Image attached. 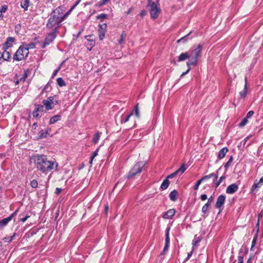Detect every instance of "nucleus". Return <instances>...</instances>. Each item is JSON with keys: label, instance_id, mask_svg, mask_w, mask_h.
<instances>
[{"label": "nucleus", "instance_id": "obj_1", "mask_svg": "<svg viewBox=\"0 0 263 263\" xmlns=\"http://www.w3.org/2000/svg\"><path fill=\"white\" fill-rule=\"evenodd\" d=\"M202 45L200 44L194 46L189 51L181 53L177 58L178 62H182L188 59L186 62V65L188 67L185 72H183L181 77H183L187 74L191 70V66H195L198 64L199 59L201 57Z\"/></svg>", "mask_w": 263, "mask_h": 263}, {"label": "nucleus", "instance_id": "obj_2", "mask_svg": "<svg viewBox=\"0 0 263 263\" xmlns=\"http://www.w3.org/2000/svg\"><path fill=\"white\" fill-rule=\"evenodd\" d=\"M68 16L65 12L64 8L59 6L54 9L50 14L46 24V27L49 30H58L63 22Z\"/></svg>", "mask_w": 263, "mask_h": 263}, {"label": "nucleus", "instance_id": "obj_3", "mask_svg": "<svg viewBox=\"0 0 263 263\" xmlns=\"http://www.w3.org/2000/svg\"><path fill=\"white\" fill-rule=\"evenodd\" d=\"M31 160L34 163L35 167L42 173L47 174L55 167L58 166L55 161L49 160L46 155L36 154L31 157Z\"/></svg>", "mask_w": 263, "mask_h": 263}, {"label": "nucleus", "instance_id": "obj_4", "mask_svg": "<svg viewBox=\"0 0 263 263\" xmlns=\"http://www.w3.org/2000/svg\"><path fill=\"white\" fill-rule=\"evenodd\" d=\"M145 165V163L142 161L138 162L130 170L126 176V178L131 179L136 175L140 174Z\"/></svg>", "mask_w": 263, "mask_h": 263}, {"label": "nucleus", "instance_id": "obj_5", "mask_svg": "<svg viewBox=\"0 0 263 263\" xmlns=\"http://www.w3.org/2000/svg\"><path fill=\"white\" fill-rule=\"evenodd\" d=\"M50 30L51 31L47 33L45 38L43 44L42 45L43 48H45L46 46L49 45L50 43H51L59 33V30Z\"/></svg>", "mask_w": 263, "mask_h": 263}, {"label": "nucleus", "instance_id": "obj_6", "mask_svg": "<svg viewBox=\"0 0 263 263\" xmlns=\"http://www.w3.org/2000/svg\"><path fill=\"white\" fill-rule=\"evenodd\" d=\"M29 53V51L25 48L24 46H20L13 57L15 61H21L24 59Z\"/></svg>", "mask_w": 263, "mask_h": 263}, {"label": "nucleus", "instance_id": "obj_7", "mask_svg": "<svg viewBox=\"0 0 263 263\" xmlns=\"http://www.w3.org/2000/svg\"><path fill=\"white\" fill-rule=\"evenodd\" d=\"M46 112L45 107L43 105L35 104L34 110L32 112L34 118H37L41 117Z\"/></svg>", "mask_w": 263, "mask_h": 263}, {"label": "nucleus", "instance_id": "obj_8", "mask_svg": "<svg viewBox=\"0 0 263 263\" xmlns=\"http://www.w3.org/2000/svg\"><path fill=\"white\" fill-rule=\"evenodd\" d=\"M150 7L149 13L152 18L154 19L157 18L160 12V8L155 3H152Z\"/></svg>", "mask_w": 263, "mask_h": 263}, {"label": "nucleus", "instance_id": "obj_9", "mask_svg": "<svg viewBox=\"0 0 263 263\" xmlns=\"http://www.w3.org/2000/svg\"><path fill=\"white\" fill-rule=\"evenodd\" d=\"M98 35L100 40L102 41L104 37L106 31L107 25L106 23L100 24L99 25Z\"/></svg>", "mask_w": 263, "mask_h": 263}, {"label": "nucleus", "instance_id": "obj_10", "mask_svg": "<svg viewBox=\"0 0 263 263\" xmlns=\"http://www.w3.org/2000/svg\"><path fill=\"white\" fill-rule=\"evenodd\" d=\"M92 35H86L85 39H87V42L85 45L88 50L90 51L93 47L95 45V41L93 39H91Z\"/></svg>", "mask_w": 263, "mask_h": 263}, {"label": "nucleus", "instance_id": "obj_11", "mask_svg": "<svg viewBox=\"0 0 263 263\" xmlns=\"http://www.w3.org/2000/svg\"><path fill=\"white\" fill-rule=\"evenodd\" d=\"M226 201V196L224 195H220L217 199L215 204V207L217 209H220L224 204Z\"/></svg>", "mask_w": 263, "mask_h": 263}, {"label": "nucleus", "instance_id": "obj_12", "mask_svg": "<svg viewBox=\"0 0 263 263\" xmlns=\"http://www.w3.org/2000/svg\"><path fill=\"white\" fill-rule=\"evenodd\" d=\"M238 190V185L236 183H233L227 187L226 193L227 194H232L235 193Z\"/></svg>", "mask_w": 263, "mask_h": 263}, {"label": "nucleus", "instance_id": "obj_13", "mask_svg": "<svg viewBox=\"0 0 263 263\" xmlns=\"http://www.w3.org/2000/svg\"><path fill=\"white\" fill-rule=\"evenodd\" d=\"M14 37L9 36L7 39V40L6 42L4 43V44L3 46V49L6 50L8 49L9 47H11L12 46V44L14 41Z\"/></svg>", "mask_w": 263, "mask_h": 263}, {"label": "nucleus", "instance_id": "obj_14", "mask_svg": "<svg viewBox=\"0 0 263 263\" xmlns=\"http://www.w3.org/2000/svg\"><path fill=\"white\" fill-rule=\"evenodd\" d=\"M176 211L174 209H171L168 210L165 212H164L162 217L164 219H171L175 215Z\"/></svg>", "mask_w": 263, "mask_h": 263}, {"label": "nucleus", "instance_id": "obj_15", "mask_svg": "<svg viewBox=\"0 0 263 263\" xmlns=\"http://www.w3.org/2000/svg\"><path fill=\"white\" fill-rule=\"evenodd\" d=\"M218 176V171L216 173H212L208 175H205L201 178V180L203 181L206 180L212 177H214V179H217Z\"/></svg>", "mask_w": 263, "mask_h": 263}, {"label": "nucleus", "instance_id": "obj_16", "mask_svg": "<svg viewBox=\"0 0 263 263\" xmlns=\"http://www.w3.org/2000/svg\"><path fill=\"white\" fill-rule=\"evenodd\" d=\"M261 185H262L260 183H259V182L258 180H256L254 181V184H253V185L252 186V187L251 188V192L253 193H255L256 190L260 188Z\"/></svg>", "mask_w": 263, "mask_h": 263}, {"label": "nucleus", "instance_id": "obj_17", "mask_svg": "<svg viewBox=\"0 0 263 263\" xmlns=\"http://www.w3.org/2000/svg\"><path fill=\"white\" fill-rule=\"evenodd\" d=\"M228 152V149L226 147H223L219 152L218 158L219 159H221L223 158Z\"/></svg>", "mask_w": 263, "mask_h": 263}, {"label": "nucleus", "instance_id": "obj_18", "mask_svg": "<svg viewBox=\"0 0 263 263\" xmlns=\"http://www.w3.org/2000/svg\"><path fill=\"white\" fill-rule=\"evenodd\" d=\"M226 178V176L223 175L221 176L218 180L217 179H214L213 184L216 187H217L220 183L222 182L223 180H224Z\"/></svg>", "mask_w": 263, "mask_h": 263}, {"label": "nucleus", "instance_id": "obj_19", "mask_svg": "<svg viewBox=\"0 0 263 263\" xmlns=\"http://www.w3.org/2000/svg\"><path fill=\"white\" fill-rule=\"evenodd\" d=\"M43 104L44 105L43 106H45V110L46 111L53 108L52 103H50L49 101H46V100H44L43 101Z\"/></svg>", "mask_w": 263, "mask_h": 263}, {"label": "nucleus", "instance_id": "obj_20", "mask_svg": "<svg viewBox=\"0 0 263 263\" xmlns=\"http://www.w3.org/2000/svg\"><path fill=\"white\" fill-rule=\"evenodd\" d=\"M50 131V129H47L45 130H41L39 132V137L40 139L47 137V135L49 134V132Z\"/></svg>", "mask_w": 263, "mask_h": 263}, {"label": "nucleus", "instance_id": "obj_21", "mask_svg": "<svg viewBox=\"0 0 263 263\" xmlns=\"http://www.w3.org/2000/svg\"><path fill=\"white\" fill-rule=\"evenodd\" d=\"M247 77H246L245 78V86H244V88L240 92H239V95L240 96V97L241 98H245L246 96H247Z\"/></svg>", "mask_w": 263, "mask_h": 263}, {"label": "nucleus", "instance_id": "obj_22", "mask_svg": "<svg viewBox=\"0 0 263 263\" xmlns=\"http://www.w3.org/2000/svg\"><path fill=\"white\" fill-rule=\"evenodd\" d=\"M61 116L60 115H57L54 116H53L49 121V124H52L55 123L56 122L61 120Z\"/></svg>", "mask_w": 263, "mask_h": 263}, {"label": "nucleus", "instance_id": "obj_23", "mask_svg": "<svg viewBox=\"0 0 263 263\" xmlns=\"http://www.w3.org/2000/svg\"><path fill=\"white\" fill-rule=\"evenodd\" d=\"M177 195L178 192L176 190H174L170 193L169 197L172 201H175L177 200Z\"/></svg>", "mask_w": 263, "mask_h": 263}, {"label": "nucleus", "instance_id": "obj_24", "mask_svg": "<svg viewBox=\"0 0 263 263\" xmlns=\"http://www.w3.org/2000/svg\"><path fill=\"white\" fill-rule=\"evenodd\" d=\"M138 105H139V104L138 103L134 107V108L133 109L132 111L130 113V114H132V116L135 114L137 118L140 117V111H139Z\"/></svg>", "mask_w": 263, "mask_h": 263}, {"label": "nucleus", "instance_id": "obj_25", "mask_svg": "<svg viewBox=\"0 0 263 263\" xmlns=\"http://www.w3.org/2000/svg\"><path fill=\"white\" fill-rule=\"evenodd\" d=\"M191 33V32H189L188 34H187L184 36H183V37H181V39H180L179 40H177V43H186V42L188 41L189 40L191 39V38L189 37Z\"/></svg>", "mask_w": 263, "mask_h": 263}, {"label": "nucleus", "instance_id": "obj_26", "mask_svg": "<svg viewBox=\"0 0 263 263\" xmlns=\"http://www.w3.org/2000/svg\"><path fill=\"white\" fill-rule=\"evenodd\" d=\"M2 55H3L2 58L4 61H8L11 55L10 52L7 51V49L4 50V52L2 53Z\"/></svg>", "mask_w": 263, "mask_h": 263}, {"label": "nucleus", "instance_id": "obj_27", "mask_svg": "<svg viewBox=\"0 0 263 263\" xmlns=\"http://www.w3.org/2000/svg\"><path fill=\"white\" fill-rule=\"evenodd\" d=\"M11 221V218L10 217H7L3 219L0 221V228L4 227V226H6L9 221Z\"/></svg>", "mask_w": 263, "mask_h": 263}, {"label": "nucleus", "instance_id": "obj_28", "mask_svg": "<svg viewBox=\"0 0 263 263\" xmlns=\"http://www.w3.org/2000/svg\"><path fill=\"white\" fill-rule=\"evenodd\" d=\"M170 184V181L166 178L162 183L160 188L161 190H164L166 189Z\"/></svg>", "mask_w": 263, "mask_h": 263}, {"label": "nucleus", "instance_id": "obj_29", "mask_svg": "<svg viewBox=\"0 0 263 263\" xmlns=\"http://www.w3.org/2000/svg\"><path fill=\"white\" fill-rule=\"evenodd\" d=\"M170 230V228L168 227L166 229V232H165V245L168 246L170 244V237H169V231Z\"/></svg>", "mask_w": 263, "mask_h": 263}, {"label": "nucleus", "instance_id": "obj_30", "mask_svg": "<svg viewBox=\"0 0 263 263\" xmlns=\"http://www.w3.org/2000/svg\"><path fill=\"white\" fill-rule=\"evenodd\" d=\"M132 116V114H129V115L127 116H122L121 117V123L122 124L125 123L127 122H128L129 120V118Z\"/></svg>", "mask_w": 263, "mask_h": 263}, {"label": "nucleus", "instance_id": "obj_31", "mask_svg": "<svg viewBox=\"0 0 263 263\" xmlns=\"http://www.w3.org/2000/svg\"><path fill=\"white\" fill-rule=\"evenodd\" d=\"M30 71L29 69H26L24 71L23 76L22 78H20V81L24 82L26 80L27 78L28 77L29 74L30 73Z\"/></svg>", "mask_w": 263, "mask_h": 263}, {"label": "nucleus", "instance_id": "obj_32", "mask_svg": "<svg viewBox=\"0 0 263 263\" xmlns=\"http://www.w3.org/2000/svg\"><path fill=\"white\" fill-rule=\"evenodd\" d=\"M201 239L199 237H197V235H195L193 241H192V245L193 248H194V247L197 246L198 243L200 242Z\"/></svg>", "mask_w": 263, "mask_h": 263}, {"label": "nucleus", "instance_id": "obj_33", "mask_svg": "<svg viewBox=\"0 0 263 263\" xmlns=\"http://www.w3.org/2000/svg\"><path fill=\"white\" fill-rule=\"evenodd\" d=\"M101 133L99 132H97L96 134H95L92 140L93 143L96 144L98 142L101 136Z\"/></svg>", "mask_w": 263, "mask_h": 263}, {"label": "nucleus", "instance_id": "obj_34", "mask_svg": "<svg viewBox=\"0 0 263 263\" xmlns=\"http://www.w3.org/2000/svg\"><path fill=\"white\" fill-rule=\"evenodd\" d=\"M57 84L60 87H63L66 86V83L64 80L62 78H58L57 80Z\"/></svg>", "mask_w": 263, "mask_h": 263}, {"label": "nucleus", "instance_id": "obj_35", "mask_svg": "<svg viewBox=\"0 0 263 263\" xmlns=\"http://www.w3.org/2000/svg\"><path fill=\"white\" fill-rule=\"evenodd\" d=\"M25 46V48L27 49L29 51V49H34L35 48V44L34 43H30L29 44H26L23 45Z\"/></svg>", "mask_w": 263, "mask_h": 263}, {"label": "nucleus", "instance_id": "obj_36", "mask_svg": "<svg viewBox=\"0 0 263 263\" xmlns=\"http://www.w3.org/2000/svg\"><path fill=\"white\" fill-rule=\"evenodd\" d=\"M29 0H24L22 3H21V7L24 8L25 10H27L29 6Z\"/></svg>", "mask_w": 263, "mask_h": 263}, {"label": "nucleus", "instance_id": "obj_37", "mask_svg": "<svg viewBox=\"0 0 263 263\" xmlns=\"http://www.w3.org/2000/svg\"><path fill=\"white\" fill-rule=\"evenodd\" d=\"M186 170V167L185 166V164H182L180 168L176 171V172H178V174L180 173V174H182L185 172Z\"/></svg>", "mask_w": 263, "mask_h": 263}, {"label": "nucleus", "instance_id": "obj_38", "mask_svg": "<svg viewBox=\"0 0 263 263\" xmlns=\"http://www.w3.org/2000/svg\"><path fill=\"white\" fill-rule=\"evenodd\" d=\"M210 205L209 203H205L202 208V212L204 214H206L208 211V209Z\"/></svg>", "mask_w": 263, "mask_h": 263}, {"label": "nucleus", "instance_id": "obj_39", "mask_svg": "<svg viewBox=\"0 0 263 263\" xmlns=\"http://www.w3.org/2000/svg\"><path fill=\"white\" fill-rule=\"evenodd\" d=\"M98 151H99V148H97L92 154V156H91L90 157V161H89V163L90 164H92V161H93V159H94L95 157H96L97 155H98Z\"/></svg>", "mask_w": 263, "mask_h": 263}, {"label": "nucleus", "instance_id": "obj_40", "mask_svg": "<svg viewBox=\"0 0 263 263\" xmlns=\"http://www.w3.org/2000/svg\"><path fill=\"white\" fill-rule=\"evenodd\" d=\"M15 236V233H14L13 236H12L11 237H5L4 239V240L5 241V242H10L11 241H12V240H13Z\"/></svg>", "mask_w": 263, "mask_h": 263}, {"label": "nucleus", "instance_id": "obj_41", "mask_svg": "<svg viewBox=\"0 0 263 263\" xmlns=\"http://www.w3.org/2000/svg\"><path fill=\"white\" fill-rule=\"evenodd\" d=\"M233 157L232 156H231L229 160H228V161L226 163V164L224 165V168H226V172L227 171V168L230 166V165H231L232 161H233Z\"/></svg>", "mask_w": 263, "mask_h": 263}, {"label": "nucleus", "instance_id": "obj_42", "mask_svg": "<svg viewBox=\"0 0 263 263\" xmlns=\"http://www.w3.org/2000/svg\"><path fill=\"white\" fill-rule=\"evenodd\" d=\"M81 1V0H79V1H77L75 4L72 6L71 8L67 11L66 12V13H67V14L69 15V14L70 13V12L73 10V9H74V8L79 4L80 2Z\"/></svg>", "mask_w": 263, "mask_h": 263}, {"label": "nucleus", "instance_id": "obj_43", "mask_svg": "<svg viewBox=\"0 0 263 263\" xmlns=\"http://www.w3.org/2000/svg\"><path fill=\"white\" fill-rule=\"evenodd\" d=\"M30 185L33 188H36L38 185V182L36 180L33 179L31 181Z\"/></svg>", "mask_w": 263, "mask_h": 263}, {"label": "nucleus", "instance_id": "obj_44", "mask_svg": "<svg viewBox=\"0 0 263 263\" xmlns=\"http://www.w3.org/2000/svg\"><path fill=\"white\" fill-rule=\"evenodd\" d=\"M248 122V119L247 118H245L239 124V126L240 127H243L247 124Z\"/></svg>", "mask_w": 263, "mask_h": 263}, {"label": "nucleus", "instance_id": "obj_45", "mask_svg": "<svg viewBox=\"0 0 263 263\" xmlns=\"http://www.w3.org/2000/svg\"><path fill=\"white\" fill-rule=\"evenodd\" d=\"M203 181V180H201V179L198 180L195 185L194 186V190H197L199 188V185L201 183V182Z\"/></svg>", "mask_w": 263, "mask_h": 263}, {"label": "nucleus", "instance_id": "obj_46", "mask_svg": "<svg viewBox=\"0 0 263 263\" xmlns=\"http://www.w3.org/2000/svg\"><path fill=\"white\" fill-rule=\"evenodd\" d=\"M125 34H124V32H123L121 34V37H120V39L118 40V43H119V44H121L123 42V41H124V39H125Z\"/></svg>", "mask_w": 263, "mask_h": 263}, {"label": "nucleus", "instance_id": "obj_47", "mask_svg": "<svg viewBox=\"0 0 263 263\" xmlns=\"http://www.w3.org/2000/svg\"><path fill=\"white\" fill-rule=\"evenodd\" d=\"M107 14L105 13H101L97 16V19H105L107 17Z\"/></svg>", "mask_w": 263, "mask_h": 263}, {"label": "nucleus", "instance_id": "obj_48", "mask_svg": "<svg viewBox=\"0 0 263 263\" xmlns=\"http://www.w3.org/2000/svg\"><path fill=\"white\" fill-rule=\"evenodd\" d=\"M178 174V172L175 171V172L172 173L171 174L168 175L166 177L167 179H171L175 177Z\"/></svg>", "mask_w": 263, "mask_h": 263}, {"label": "nucleus", "instance_id": "obj_49", "mask_svg": "<svg viewBox=\"0 0 263 263\" xmlns=\"http://www.w3.org/2000/svg\"><path fill=\"white\" fill-rule=\"evenodd\" d=\"M8 8V7L6 5H3L0 8V12L2 14L3 12H5Z\"/></svg>", "mask_w": 263, "mask_h": 263}, {"label": "nucleus", "instance_id": "obj_50", "mask_svg": "<svg viewBox=\"0 0 263 263\" xmlns=\"http://www.w3.org/2000/svg\"><path fill=\"white\" fill-rule=\"evenodd\" d=\"M60 69L61 65H59V67L53 71L51 77L52 78H54L57 74L58 72L60 70Z\"/></svg>", "mask_w": 263, "mask_h": 263}, {"label": "nucleus", "instance_id": "obj_51", "mask_svg": "<svg viewBox=\"0 0 263 263\" xmlns=\"http://www.w3.org/2000/svg\"><path fill=\"white\" fill-rule=\"evenodd\" d=\"M257 237V234H256L255 237L253 238V239L252 240L251 249L253 247H254L255 246V244H256Z\"/></svg>", "mask_w": 263, "mask_h": 263}, {"label": "nucleus", "instance_id": "obj_52", "mask_svg": "<svg viewBox=\"0 0 263 263\" xmlns=\"http://www.w3.org/2000/svg\"><path fill=\"white\" fill-rule=\"evenodd\" d=\"M254 115V111H252V110H250L249 111L248 113H247V116L246 118H247V119L248 118H251L253 115Z\"/></svg>", "mask_w": 263, "mask_h": 263}, {"label": "nucleus", "instance_id": "obj_53", "mask_svg": "<svg viewBox=\"0 0 263 263\" xmlns=\"http://www.w3.org/2000/svg\"><path fill=\"white\" fill-rule=\"evenodd\" d=\"M256 234H257V235H258V233L259 230V219L257 220V223H256Z\"/></svg>", "mask_w": 263, "mask_h": 263}, {"label": "nucleus", "instance_id": "obj_54", "mask_svg": "<svg viewBox=\"0 0 263 263\" xmlns=\"http://www.w3.org/2000/svg\"><path fill=\"white\" fill-rule=\"evenodd\" d=\"M168 247H169V246H167V245L164 246V248H163V251H162V253H161V254H162V255L164 254H165V252L167 251V250H168Z\"/></svg>", "mask_w": 263, "mask_h": 263}, {"label": "nucleus", "instance_id": "obj_55", "mask_svg": "<svg viewBox=\"0 0 263 263\" xmlns=\"http://www.w3.org/2000/svg\"><path fill=\"white\" fill-rule=\"evenodd\" d=\"M50 84H51V82H48L47 84L45 85V86L43 88V90H47L48 89V88L50 87Z\"/></svg>", "mask_w": 263, "mask_h": 263}, {"label": "nucleus", "instance_id": "obj_56", "mask_svg": "<svg viewBox=\"0 0 263 263\" xmlns=\"http://www.w3.org/2000/svg\"><path fill=\"white\" fill-rule=\"evenodd\" d=\"M18 211V209H17L14 212H13V213H12L8 217H10L11 218V220L12 219V218L15 216L16 215L17 212Z\"/></svg>", "mask_w": 263, "mask_h": 263}, {"label": "nucleus", "instance_id": "obj_57", "mask_svg": "<svg viewBox=\"0 0 263 263\" xmlns=\"http://www.w3.org/2000/svg\"><path fill=\"white\" fill-rule=\"evenodd\" d=\"M18 211V209H17L14 212H13V213H12L8 217H10L11 218V220L12 219V218L15 216L16 215L17 212Z\"/></svg>", "mask_w": 263, "mask_h": 263}, {"label": "nucleus", "instance_id": "obj_58", "mask_svg": "<svg viewBox=\"0 0 263 263\" xmlns=\"http://www.w3.org/2000/svg\"><path fill=\"white\" fill-rule=\"evenodd\" d=\"M238 263H243V258L241 256H238Z\"/></svg>", "mask_w": 263, "mask_h": 263}, {"label": "nucleus", "instance_id": "obj_59", "mask_svg": "<svg viewBox=\"0 0 263 263\" xmlns=\"http://www.w3.org/2000/svg\"><path fill=\"white\" fill-rule=\"evenodd\" d=\"M146 14V11L144 10H142L141 11V12L140 13V15L141 17H143L144 16H145Z\"/></svg>", "mask_w": 263, "mask_h": 263}, {"label": "nucleus", "instance_id": "obj_60", "mask_svg": "<svg viewBox=\"0 0 263 263\" xmlns=\"http://www.w3.org/2000/svg\"><path fill=\"white\" fill-rule=\"evenodd\" d=\"M258 219H259V221L260 219L263 217V210H262L257 215Z\"/></svg>", "mask_w": 263, "mask_h": 263}, {"label": "nucleus", "instance_id": "obj_61", "mask_svg": "<svg viewBox=\"0 0 263 263\" xmlns=\"http://www.w3.org/2000/svg\"><path fill=\"white\" fill-rule=\"evenodd\" d=\"M29 217L30 216L27 215L25 217L21 218V221L23 222H25Z\"/></svg>", "mask_w": 263, "mask_h": 263}, {"label": "nucleus", "instance_id": "obj_62", "mask_svg": "<svg viewBox=\"0 0 263 263\" xmlns=\"http://www.w3.org/2000/svg\"><path fill=\"white\" fill-rule=\"evenodd\" d=\"M200 199L201 200H205L207 199V195L206 194H202L200 196Z\"/></svg>", "mask_w": 263, "mask_h": 263}, {"label": "nucleus", "instance_id": "obj_63", "mask_svg": "<svg viewBox=\"0 0 263 263\" xmlns=\"http://www.w3.org/2000/svg\"><path fill=\"white\" fill-rule=\"evenodd\" d=\"M62 191V189L60 188L57 187L55 189V193L56 194H59Z\"/></svg>", "mask_w": 263, "mask_h": 263}, {"label": "nucleus", "instance_id": "obj_64", "mask_svg": "<svg viewBox=\"0 0 263 263\" xmlns=\"http://www.w3.org/2000/svg\"><path fill=\"white\" fill-rule=\"evenodd\" d=\"M192 253H193V251L188 253L187 256L185 258L186 260H187L188 259H190V258L192 256Z\"/></svg>", "mask_w": 263, "mask_h": 263}]
</instances>
